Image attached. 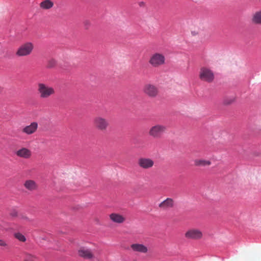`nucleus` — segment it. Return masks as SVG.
I'll list each match as a JSON object with an SVG mask.
<instances>
[{"label":"nucleus","instance_id":"8","mask_svg":"<svg viewBox=\"0 0 261 261\" xmlns=\"http://www.w3.org/2000/svg\"><path fill=\"white\" fill-rule=\"evenodd\" d=\"M143 91L146 95L151 98L155 97L159 94L158 87L151 83L146 84L143 87Z\"/></svg>","mask_w":261,"mask_h":261},{"label":"nucleus","instance_id":"27","mask_svg":"<svg viewBox=\"0 0 261 261\" xmlns=\"http://www.w3.org/2000/svg\"><path fill=\"white\" fill-rule=\"evenodd\" d=\"M85 24L89 25L90 24V22L88 21L85 22Z\"/></svg>","mask_w":261,"mask_h":261},{"label":"nucleus","instance_id":"24","mask_svg":"<svg viewBox=\"0 0 261 261\" xmlns=\"http://www.w3.org/2000/svg\"><path fill=\"white\" fill-rule=\"evenodd\" d=\"M18 219L24 222H29L30 221L29 218L24 214H19Z\"/></svg>","mask_w":261,"mask_h":261},{"label":"nucleus","instance_id":"23","mask_svg":"<svg viewBox=\"0 0 261 261\" xmlns=\"http://www.w3.org/2000/svg\"><path fill=\"white\" fill-rule=\"evenodd\" d=\"M235 101V98L233 97H227L224 100V103L226 105H229Z\"/></svg>","mask_w":261,"mask_h":261},{"label":"nucleus","instance_id":"22","mask_svg":"<svg viewBox=\"0 0 261 261\" xmlns=\"http://www.w3.org/2000/svg\"><path fill=\"white\" fill-rule=\"evenodd\" d=\"M14 236L16 239L20 242H24L26 241L25 237L20 232L15 233Z\"/></svg>","mask_w":261,"mask_h":261},{"label":"nucleus","instance_id":"2","mask_svg":"<svg viewBox=\"0 0 261 261\" xmlns=\"http://www.w3.org/2000/svg\"><path fill=\"white\" fill-rule=\"evenodd\" d=\"M167 132L166 125L162 124H155L151 126L148 130V135L154 139H160Z\"/></svg>","mask_w":261,"mask_h":261},{"label":"nucleus","instance_id":"28","mask_svg":"<svg viewBox=\"0 0 261 261\" xmlns=\"http://www.w3.org/2000/svg\"><path fill=\"white\" fill-rule=\"evenodd\" d=\"M144 4V3L143 2H141L140 3V6H142Z\"/></svg>","mask_w":261,"mask_h":261},{"label":"nucleus","instance_id":"15","mask_svg":"<svg viewBox=\"0 0 261 261\" xmlns=\"http://www.w3.org/2000/svg\"><path fill=\"white\" fill-rule=\"evenodd\" d=\"M133 251L142 253H146L148 252V248L142 244L135 243L130 245Z\"/></svg>","mask_w":261,"mask_h":261},{"label":"nucleus","instance_id":"9","mask_svg":"<svg viewBox=\"0 0 261 261\" xmlns=\"http://www.w3.org/2000/svg\"><path fill=\"white\" fill-rule=\"evenodd\" d=\"M139 166L143 169L151 168L154 164L153 160L149 158H140L138 160Z\"/></svg>","mask_w":261,"mask_h":261},{"label":"nucleus","instance_id":"3","mask_svg":"<svg viewBox=\"0 0 261 261\" xmlns=\"http://www.w3.org/2000/svg\"><path fill=\"white\" fill-rule=\"evenodd\" d=\"M93 124L96 129L100 132L107 131L110 126L108 119L100 115L94 117Z\"/></svg>","mask_w":261,"mask_h":261},{"label":"nucleus","instance_id":"11","mask_svg":"<svg viewBox=\"0 0 261 261\" xmlns=\"http://www.w3.org/2000/svg\"><path fill=\"white\" fill-rule=\"evenodd\" d=\"M78 255L86 259H91L94 257L92 251L90 249L85 247L79 248Z\"/></svg>","mask_w":261,"mask_h":261},{"label":"nucleus","instance_id":"13","mask_svg":"<svg viewBox=\"0 0 261 261\" xmlns=\"http://www.w3.org/2000/svg\"><path fill=\"white\" fill-rule=\"evenodd\" d=\"M174 205V200L171 198H167L159 204V207L163 211H167L172 208Z\"/></svg>","mask_w":261,"mask_h":261},{"label":"nucleus","instance_id":"19","mask_svg":"<svg viewBox=\"0 0 261 261\" xmlns=\"http://www.w3.org/2000/svg\"><path fill=\"white\" fill-rule=\"evenodd\" d=\"M54 3L50 0H45L40 3V7L44 9H48L53 7Z\"/></svg>","mask_w":261,"mask_h":261},{"label":"nucleus","instance_id":"5","mask_svg":"<svg viewBox=\"0 0 261 261\" xmlns=\"http://www.w3.org/2000/svg\"><path fill=\"white\" fill-rule=\"evenodd\" d=\"M34 48V44L32 42H25L18 47L16 52V55L19 57L28 56L32 53Z\"/></svg>","mask_w":261,"mask_h":261},{"label":"nucleus","instance_id":"21","mask_svg":"<svg viewBox=\"0 0 261 261\" xmlns=\"http://www.w3.org/2000/svg\"><path fill=\"white\" fill-rule=\"evenodd\" d=\"M37 258V256L35 255H33L30 253H25L24 261H35Z\"/></svg>","mask_w":261,"mask_h":261},{"label":"nucleus","instance_id":"17","mask_svg":"<svg viewBox=\"0 0 261 261\" xmlns=\"http://www.w3.org/2000/svg\"><path fill=\"white\" fill-rule=\"evenodd\" d=\"M24 187L30 191H33L37 190L38 188L36 182L31 179H28L24 181L23 184Z\"/></svg>","mask_w":261,"mask_h":261},{"label":"nucleus","instance_id":"7","mask_svg":"<svg viewBox=\"0 0 261 261\" xmlns=\"http://www.w3.org/2000/svg\"><path fill=\"white\" fill-rule=\"evenodd\" d=\"M199 79L202 82L211 83L212 82V70L210 67L202 66L200 68L198 74Z\"/></svg>","mask_w":261,"mask_h":261},{"label":"nucleus","instance_id":"25","mask_svg":"<svg viewBox=\"0 0 261 261\" xmlns=\"http://www.w3.org/2000/svg\"><path fill=\"white\" fill-rule=\"evenodd\" d=\"M10 215L12 217H18V218L19 214H18V213L17 212V211H16L15 210H14L11 212Z\"/></svg>","mask_w":261,"mask_h":261},{"label":"nucleus","instance_id":"6","mask_svg":"<svg viewBox=\"0 0 261 261\" xmlns=\"http://www.w3.org/2000/svg\"><path fill=\"white\" fill-rule=\"evenodd\" d=\"M203 237V232L198 228H191L188 229L185 233V237L189 240H200Z\"/></svg>","mask_w":261,"mask_h":261},{"label":"nucleus","instance_id":"18","mask_svg":"<svg viewBox=\"0 0 261 261\" xmlns=\"http://www.w3.org/2000/svg\"><path fill=\"white\" fill-rule=\"evenodd\" d=\"M251 22L254 24L261 25V11H256L252 14Z\"/></svg>","mask_w":261,"mask_h":261},{"label":"nucleus","instance_id":"14","mask_svg":"<svg viewBox=\"0 0 261 261\" xmlns=\"http://www.w3.org/2000/svg\"><path fill=\"white\" fill-rule=\"evenodd\" d=\"M110 220L115 223L122 224L126 220V218L119 213H113L109 215Z\"/></svg>","mask_w":261,"mask_h":261},{"label":"nucleus","instance_id":"1","mask_svg":"<svg viewBox=\"0 0 261 261\" xmlns=\"http://www.w3.org/2000/svg\"><path fill=\"white\" fill-rule=\"evenodd\" d=\"M37 90L39 97L42 99H48L56 93L53 87L42 82L37 84Z\"/></svg>","mask_w":261,"mask_h":261},{"label":"nucleus","instance_id":"16","mask_svg":"<svg viewBox=\"0 0 261 261\" xmlns=\"http://www.w3.org/2000/svg\"><path fill=\"white\" fill-rule=\"evenodd\" d=\"M211 161L203 159H196L194 160V166L196 167H206L211 165Z\"/></svg>","mask_w":261,"mask_h":261},{"label":"nucleus","instance_id":"26","mask_svg":"<svg viewBox=\"0 0 261 261\" xmlns=\"http://www.w3.org/2000/svg\"><path fill=\"white\" fill-rule=\"evenodd\" d=\"M8 246V244L5 240L0 239V246L7 248Z\"/></svg>","mask_w":261,"mask_h":261},{"label":"nucleus","instance_id":"4","mask_svg":"<svg viewBox=\"0 0 261 261\" xmlns=\"http://www.w3.org/2000/svg\"><path fill=\"white\" fill-rule=\"evenodd\" d=\"M165 61L166 58L164 54L155 53L150 56L148 63L152 67L157 68L164 65Z\"/></svg>","mask_w":261,"mask_h":261},{"label":"nucleus","instance_id":"10","mask_svg":"<svg viewBox=\"0 0 261 261\" xmlns=\"http://www.w3.org/2000/svg\"><path fill=\"white\" fill-rule=\"evenodd\" d=\"M38 128V124L36 122H32L29 125L24 126L21 129L22 133L27 135H31L35 134Z\"/></svg>","mask_w":261,"mask_h":261},{"label":"nucleus","instance_id":"12","mask_svg":"<svg viewBox=\"0 0 261 261\" xmlns=\"http://www.w3.org/2000/svg\"><path fill=\"white\" fill-rule=\"evenodd\" d=\"M17 156L24 159H29L32 155V151L27 147H21L15 152Z\"/></svg>","mask_w":261,"mask_h":261},{"label":"nucleus","instance_id":"20","mask_svg":"<svg viewBox=\"0 0 261 261\" xmlns=\"http://www.w3.org/2000/svg\"><path fill=\"white\" fill-rule=\"evenodd\" d=\"M57 64V62L55 59H50L47 61L46 68L48 69L55 68Z\"/></svg>","mask_w":261,"mask_h":261}]
</instances>
